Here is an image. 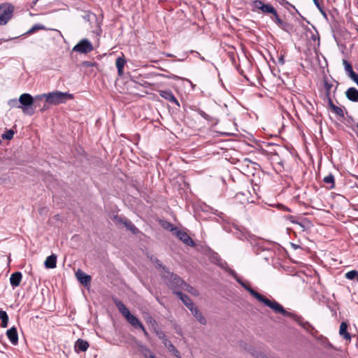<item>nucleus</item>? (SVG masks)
Masks as SVG:
<instances>
[{
    "instance_id": "nucleus-36",
    "label": "nucleus",
    "mask_w": 358,
    "mask_h": 358,
    "mask_svg": "<svg viewBox=\"0 0 358 358\" xmlns=\"http://www.w3.org/2000/svg\"><path fill=\"white\" fill-rule=\"evenodd\" d=\"M273 17L271 20L280 27V25L283 24V20L279 17L277 10L273 14Z\"/></svg>"
},
{
    "instance_id": "nucleus-8",
    "label": "nucleus",
    "mask_w": 358,
    "mask_h": 358,
    "mask_svg": "<svg viewBox=\"0 0 358 358\" xmlns=\"http://www.w3.org/2000/svg\"><path fill=\"white\" fill-rule=\"evenodd\" d=\"M173 234L185 245L190 247L196 246L194 241L186 231L178 229Z\"/></svg>"
},
{
    "instance_id": "nucleus-33",
    "label": "nucleus",
    "mask_w": 358,
    "mask_h": 358,
    "mask_svg": "<svg viewBox=\"0 0 358 358\" xmlns=\"http://www.w3.org/2000/svg\"><path fill=\"white\" fill-rule=\"evenodd\" d=\"M45 29V26L39 24H34L28 31L27 34H31L38 30Z\"/></svg>"
},
{
    "instance_id": "nucleus-16",
    "label": "nucleus",
    "mask_w": 358,
    "mask_h": 358,
    "mask_svg": "<svg viewBox=\"0 0 358 358\" xmlns=\"http://www.w3.org/2000/svg\"><path fill=\"white\" fill-rule=\"evenodd\" d=\"M176 295L189 309V310H192V309L195 307L192 299L185 294H183L182 292H178Z\"/></svg>"
},
{
    "instance_id": "nucleus-32",
    "label": "nucleus",
    "mask_w": 358,
    "mask_h": 358,
    "mask_svg": "<svg viewBox=\"0 0 358 358\" xmlns=\"http://www.w3.org/2000/svg\"><path fill=\"white\" fill-rule=\"evenodd\" d=\"M162 227L167 229V230H169L170 231L173 232V234L175 233V231L178 229L177 227H175L173 224H171V222H165L163 224H162Z\"/></svg>"
},
{
    "instance_id": "nucleus-57",
    "label": "nucleus",
    "mask_w": 358,
    "mask_h": 358,
    "mask_svg": "<svg viewBox=\"0 0 358 358\" xmlns=\"http://www.w3.org/2000/svg\"><path fill=\"white\" fill-rule=\"evenodd\" d=\"M353 28L357 31L358 33V24L353 23L352 24Z\"/></svg>"
},
{
    "instance_id": "nucleus-30",
    "label": "nucleus",
    "mask_w": 358,
    "mask_h": 358,
    "mask_svg": "<svg viewBox=\"0 0 358 358\" xmlns=\"http://www.w3.org/2000/svg\"><path fill=\"white\" fill-rule=\"evenodd\" d=\"M182 289L188 292L189 293L194 296H199V294L198 290H196L194 287L186 283L185 282Z\"/></svg>"
},
{
    "instance_id": "nucleus-54",
    "label": "nucleus",
    "mask_w": 358,
    "mask_h": 358,
    "mask_svg": "<svg viewBox=\"0 0 358 358\" xmlns=\"http://www.w3.org/2000/svg\"><path fill=\"white\" fill-rule=\"evenodd\" d=\"M220 266L226 270L227 267H228L227 262H224L223 263H221Z\"/></svg>"
},
{
    "instance_id": "nucleus-7",
    "label": "nucleus",
    "mask_w": 358,
    "mask_h": 358,
    "mask_svg": "<svg viewBox=\"0 0 358 358\" xmlns=\"http://www.w3.org/2000/svg\"><path fill=\"white\" fill-rule=\"evenodd\" d=\"M93 50L92 43L87 38H83L79 41L73 48V51L87 54Z\"/></svg>"
},
{
    "instance_id": "nucleus-15",
    "label": "nucleus",
    "mask_w": 358,
    "mask_h": 358,
    "mask_svg": "<svg viewBox=\"0 0 358 358\" xmlns=\"http://www.w3.org/2000/svg\"><path fill=\"white\" fill-rule=\"evenodd\" d=\"M89 346V343L87 341L78 338L75 343L74 349L76 352H85Z\"/></svg>"
},
{
    "instance_id": "nucleus-46",
    "label": "nucleus",
    "mask_w": 358,
    "mask_h": 358,
    "mask_svg": "<svg viewBox=\"0 0 358 358\" xmlns=\"http://www.w3.org/2000/svg\"><path fill=\"white\" fill-rule=\"evenodd\" d=\"M18 103H19V101L15 99H10L8 101V105L10 106L11 107H17V106H19Z\"/></svg>"
},
{
    "instance_id": "nucleus-62",
    "label": "nucleus",
    "mask_w": 358,
    "mask_h": 358,
    "mask_svg": "<svg viewBox=\"0 0 358 358\" xmlns=\"http://www.w3.org/2000/svg\"><path fill=\"white\" fill-rule=\"evenodd\" d=\"M200 58H201L202 60H204V57H201V56H200Z\"/></svg>"
},
{
    "instance_id": "nucleus-50",
    "label": "nucleus",
    "mask_w": 358,
    "mask_h": 358,
    "mask_svg": "<svg viewBox=\"0 0 358 358\" xmlns=\"http://www.w3.org/2000/svg\"><path fill=\"white\" fill-rule=\"evenodd\" d=\"M278 64L283 65L285 64L284 55H281L278 59Z\"/></svg>"
},
{
    "instance_id": "nucleus-31",
    "label": "nucleus",
    "mask_w": 358,
    "mask_h": 358,
    "mask_svg": "<svg viewBox=\"0 0 358 358\" xmlns=\"http://www.w3.org/2000/svg\"><path fill=\"white\" fill-rule=\"evenodd\" d=\"M324 87L325 89V96L329 97L330 96V90L333 87V85L329 83L327 79H324Z\"/></svg>"
},
{
    "instance_id": "nucleus-1",
    "label": "nucleus",
    "mask_w": 358,
    "mask_h": 358,
    "mask_svg": "<svg viewBox=\"0 0 358 358\" xmlns=\"http://www.w3.org/2000/svg\"><path fill=\"white\" fill-rule=\"evenodd\" d=\"M45 99V102L51 105H58L66 103L68 100L73 99V95L69 92L55 91L49 93L39 94L35 96L36 100Z\"/></svg>"
},
{
    "instance_id": "nucleus-52",
    "label": "nucleus",
    "mask_w": 358,
    "mask_h": 358,
    "mask_svg": "<svg viewBox=\"0 0 358 358\" xmlns=\"http://www.w3.org/2000/svg\"><path fill=\"white\" fill-rule=\"evenodd\" d=\"M140 329L142 330V331L143 332L144 335L146 336V337H148L149 334L148 333V331H146V329H145L144 326L143 325V328H140Z\"/></svg>"
},
{
    "instance_id": "nucleus-63",
    "label": "nucleus",
    "mask_w": 358,
    "mask_h": 358,
    "mask_svg": "<svg viewBox=\"0 0 358 358\" xmlns=\"http://www.w3.org/2000/svg\"><path fill=\"white\" fill-rule=\"evenodd\" d=\"M175 352V354L176 355V357H178V355H177L178 353L176 352L175 351H173Z\"/></svg>"
},
{
    "instance_id": "nucleus-41",
    "label": "nucleus",
    "mask_w": 358,
    "mask_h": 358,
    "mask_svg": "<svg viewBox=\"0 0 358 358\" xmlns=\"http://www.w3.org/2000/svg\"><path fill=\"white\" fill-rule=\"evenodd\" d=\"M226 271L230 274L231 276H233V278L234 279H236V280L238 282V280H240V278H238L237 273H236V271L233 269H231V268L229 267H227L226 268Z\"/></svg>"
},
{
    "instance_id": "nucleus-23",
    "label": "nucleus",
    "mask_w": 358,
    "mask_h": 358,
    "mask_svg": "<svg viewBox=\"0 0 358 358\" xmlns=\"http://www.w3.org/2000/svg\"><path fill=\"white\" fill-rule=\"evenodd\" d=\"M125 64L126 60L124 57H118L116 59L115 65L117 69V74L119 76H122L123 75V69Z\"/></svg>"
},
{
    "instance_id": "nucleus-11",
    "label": "nucleus",
    "mask_w": 358,
    "mask_h": 358,
    "mask_svg": "<svg viewBox=\"0 0 358 358\" xmlns=\"http://www.w3.org/2000/svg\"><path fill=\"white\" fill-rule=\"evenodd\" d=\"M156 334L158 336L159 339L162 341V343L164 345L170 350V351H175L176 352L178 353V350H176L175 346L171 343V342L167 338L165 334L162 331H156Z\"/></svg>"
},
{
    "instance_id": "nucleus-53",
    "label": "nucleus",
    "mask_w": 358,
    "mask_h": 358,
    "mask_svg": "<svg viewBox=\"0 0 358 358\" xmlns=\"http://www.w3.org/2000/svg\"><path fill=\"white\" fill-rule=\"evenodd\" d=\"M155 262L158 267H159V268L162 267V264L159 259H156ZM163 268H165V267L163 266Z\"/></svg>"
},
{
    "instance_id": "nucleus-12",
    "label": "nucleus",
    "mask_w": 358,
    "mask_h": 358,
    "mask_svg": "<svg viewBox=\"0 0 358 358\" xmlns=\"http://www.w3.org/2000/svg\"><path fill=\"white\" fill-rule=\"evenodd\" d=\"M76 276L78 279V280L84 286L87 287L90 285L91 282L92 278L90 275H87L84 271H83L81 269H78L76 272Z\"/></svg>"
},
{
    "instance_id": "nucleus-42",
    "label": "nucleus",
    "mask_w": 358,
    "mask_h": 358,
    "mask_svg": "<svg viewBox=\"0 0 358 358\" xmlns=\"http://www.w3.org/2000/svg\"><path fill=\"white\" fill-rule=\"evenodd\" d=\"M82 66L84 67L97 66L98 64L95 62L84 61L82 62Z\"/></svg>"
},
{
    "instance_id": "nucleus-58",
    "label": "nucleus",
    "mask_w": 358,
    "mask_h": 358,
    "mask_svg": "<svg viewBox=\"0 0 358 358\" xmlns=\"http://www.w3.org/2000/svg\"><path fill=\"white\" fill-rule=\"evenodd\" d=\"M259 358H268V357L263 354H260Z\"/></svg>"
},
{
    "instance_id": "nucleus-13",
    "label": "nucleus",
    "mask_w": 358,
    "mask_h": 358,
    "mask_svg": "<svg viewBox=\"0 0 358 358\" xmlns=\"http://www.w3.org/2000/svg\"><path fill=\"white\" fill-rule=\"evenodd\" d=\"M113 301L117 308L118 310L121 313V314L126 318L131 313L129 309L126 307V306L117 299V298H113Z\"/></svg>"
},
{
    "instance_id": "nucleus-40",
    "label": "nucleus",
    "mask_w": 358,
    "mask_h": 358,
    "mask_svg": "<svg viewBox=\"0 0 358 358\" xmlns=\"http://www.w3.org/2000/svg\"><path fill=\"white\" fill-rule=\"evenodd\" d=\"M14 135V132L13 130L10 129L6 131L5 134L2 135V138L7 140H10Z\"/></svg>"
},
{
    "instance_id": "nucleus-4",
    "label": "nucleus",
    "mask_w": 358,
    "mask_h": 358,
    "mask_svg": "<svg viewBox=\"0 0 358 358\" xmlns=\"http://www.w3.org/2000/svg\"><path fill=\"white\" fill-rule=\"evenodd\" d=\"M15 7L10 3H3L0 5V25H6L12 18Z\"/></svg>"
},
{
    "instance_id": "nucleus-22",
    "label": "nucleus",
    "mask_w": 358,
    "mask_h": 358,
    "mask_svg": "<svg viewBox=\"0 0 358 358\" xmlns=\"http://www.w3.org/2000/svg\"><path fill=\"white\" fill-rule=\"evenodd\" d=\"M44 265L47 268H55L57 266V255L52 254L48 256L44 262Z\"/></svg>"
},
{
    "instance_id": "nucleus-21",
    "label": "nucleus",
    "mask_w": 358,
    "mask_h": 358,
    "mask_svg": "<svg viewBox=\"0 0 358 358\" xmlns=\"http://www.w3.org/2000/svg\"><path fill=\"white\" fill-rule=\"evenodd\" d=\"M125 319L135 329L143 328V324L142 322L131 313H130Z\"/></svg>"
},
{
    "instance_id": "nucleus-55",
    "label": "nucleus",
    "mask_w": 358,
    "mask_h": 358,
    "mask_svg": "<svg viewBox=\"0 0 358 358\" xmlns=\"http://www.w3.org/2000/svg\"><path fill=\"white\" fill-rule=\"evenodd\" d=\"M243 162L245 163L247 166H248L249 163H252V162L248 158H245L243 159Z\"/></svg>"
},
{
    "instance_id": "nucleus-39",
    "label": "nucleus",
    "mask_w": 358,
    "mask_h": 358,
    "mask_svg": "<svg viewBox=\"0 0 358 358\" xmlns=\"http://www.w3.org/2000/svg\"><path fill=\"white\" fill-rule=\"evenodd\" d=\"M315 5L316 6V7L318 8V10H320V12L322 13V15L324 17H327V14H326V12L324 11V10L323 9L322 6L320 5V3H319V1L318 0H313Z\"/></svg>"
},
{
    "instance_id": "nucleus-19",
    "label": "nucleus",
    "mask_w": 358,
    "mask_h": 358,
    "mask_svg": "<svg viewBox=\"0 0 358 358\" xmlns=\"http://www.w3.org/2000/svg\"><path fill=\"white\" fill-rule=\"evenodd\" d=\"M22 278L21 272L16 271L11 274L10 277V283L13 287H17L20 285Z\"/></svg>"
},
{
    "instance_id": "nucleus-9",
    "label": "nucleus",
    "mask_w": 358,
    "mask_h": 358,
    "mask_svg": "<svg viewBox=\"0 0 358 358\" xmlns=\"http://www.w3.org/2000/svg\"><path fill=\"white\" fill-rule=\"evenodd\" d=\"M343 65L346 75L358 86V74L354 71L352 64L346 59H343Z\"/></svg>"
},
{
    "instance_id": "nucleus-26",
    "label": "nucleus",
    "mask_w": 358,
    "mask_h": 358,
    "mask_svg": "<svg viewBox=\"0 0 358 358\" xmlns=\"http://www.w3.org/2000/svg\"><path fill=\"white\" fill-rule=\"evenodd\" d=\"M238 282L252 296H254L257 300H259L258 295H262L259 292L254 290L250 286L245 284L241 279L238 280Z\"/></svg>"
},
{
    "instance_id": "nucleus-5",
    "label": "nucleus",
    "mask_w": 358,
    "mask_h": 358,
    "mask_svg": "<svg viewBox=\"0 0 358 358\" xmlns=\"http://www.w3.org/2000/svg\"><path fill=\"white\" fill-rule=\"evenodd\" d=\"M251 7L253 12L263 14L273 15L276 11V9L271 3H264L260 0L252 1L251 2Z\"/></svg>"
},
{
    "instance_id": "nucleus-3",
    "label": "nucleus",
    "mask_w": 358,
    "mask_h": 358,
    "mask_svg": "<svg viewBox=\"0 0 358 358\" xmlns=\"http://www.w3.org/2000/svg\"><path fill=\"white\" fill-rule=\"evenodd\" d=\"M258 298H259V299L258 300L259 301L263 303L265 306L269 307L271 309L273 310L275 313H279L285 317H288L289 316L294 315L293 313L287 311L281 304H280L275 300L271 301L266 298V296H264V295H258Z\"/></svg>"
},
{
    "instance_id": "nucleus-48",
    "label": "nucleus",
    "mask_w": 358,
    "mask_h": 358,
    "mask_svg": "<svg viewBox=\"0 0 358 358\" xmlns=\"http://www.w3.org/2000/svg\"><path fill=\"white\" fill-rule=\"evenodd\" d=\"M145 351L148 352L149 355L145 354V357L146 358H156L155 355L151 352V350L147 348H145Z\"/></svg>"
},
{
    "instance_id": "nucleus-18",
    "label": "nucleus",
    "mask_w": 358,
    "mask_h": 358,
    "mask_svg": "<svg viewBox=\"0 0 358 358\" xmlns=\"http://www.w3.org/2000/svg\"><path fill=\"white\" fill-rule=\"evenodd\" d=\"M289 317L292 318L294 321H296L300 326H301L304 329L307 331H310V329H313L314 327L307 321L304 322L303 318L301 316L296 315L294 313L293 316H289Z\"/></svg>"
},
{
    "instance_id": "nucleus-49",
    "label": "nucleus",
    "mask_w": 358,
    "mask_h": 358,
    "mask_svg": "<svg viewBox=\"0 0 358 358\" xmlns=\"http://www.w3.org/2000/svg\"><path fill=\"white\" fill-rule=\"evenodd\" d=\"M327 101H328V106H329V108L331 109V110H332V108H333L336 105L334 103V102H333V101H332V99H331V96H329V97H327Z\"/></svg>"
},
{
    "instance_id": "nucleus-14",
    "label": "nucleus",
    "mask_w": 358,
    "mask_h": 358,
    "mask_svg": "<svg viewBox=\"0 0 358 358\" xmlns=\"http://www.w3.org/2000/svg\"><path fill=\"white\" fill-rule=\"evenodd\" d=\"M6 336L13 345H17L18 334H17V329L15 327H13L7 330Z\"/></svg>"
},
{
    "instance_id": "nucleus-38",
    "label": "nucleus",
    "mask_w": 358,
    "mask_h": 358,
    "mask_svg": "<svg viewBox=\"0 0 358 358\" xmlns=\"http://www.w3.org/2000/svg\"><path fill=\"white\" fill-rule=\"evenodd\" d=\"M358 275V272L355 270L348 271L345 273V278L349 280H353Z\"/></svg>"
},
{
    "instance_id": "nucleus-37",
    "label": "nucleus",
    "mask_w": 358,
    "mask_h": 358,
    "mask_svg": "<svg viewBox=\"0 0 358 358\" xmlns=\"http://www.w3.org/2000/svg\"><path fill=\"white\" fill-rule=\"evenodd\" d=\"M278 2L280 3V5L284 6L286 9H288L287 6L292 8L293 9H294L296 10V13H298L300 15V13L298 11V10L296 8V7L294 5H292V3H290L289 2H288L287 1H286V0L278 1Z\"/></svg>"
},
{
    "instance_id": "nucleus-34",
    "label": "nucleus",
    "mask_w": 358,
    "mask_h": 358,
    "mask_svg": "<svg viewBox=\"0 0 358 358\" xmlns=\"http://www.w3.org/2000/svg\"><path fill=\"white\" fill-rule=\"evenodd\" d=\"M331 111L333 113H334L336 115H337L340 117H344V116H345L343 109L341 107H338L337 106H335L332 108Z\"/></svg>"
},
{
    "instance_id": "nucleus-6",
    "label": "nucleus",
    "mask_w": 358,
    "mask_h": 358,
    "mask_svg": "<svg viewBox=\"0 0 358 358\" xmlns=\"http://www.w3.org/2000/svg\"><path fill=\"white\" fill-rule=\"evenodd\" d=\"M170 278L166 282L167 286L172 290L173 293L176 295L178 292H182L185 281L176 274L169 273Z\"/></svg>"
},
{
    "instance_id": "nucleus-25",
    "label": "nucleus",
    "mask_w": 358,
    "mask_h": 358,
    "mask_svg": "<svg viewBox=\"0 0 358 358\" xmlns=\"http://www.w3.org/2000/svg\"><path fill=\"white\" fill-rule=\"evenodd\" d=\"M123 226L125 227L127 230L130 231L134 235L140 232L139 229L128 219L126 220Z\"/></svg>"
},
{
    "instance_id": "nucleus-35",
    "label": "nucleus",
    "mask_w": 358,
    "mask_h": 358,
    "mask_svg": "<svg viewBox=\"0 0 358 358\" xmlns=\"http://www.w3.org/2000/svg\"><path fill=\"white\" fill-rule=\"evenodd\" d=\"M146 322L150 324L152 327L153 328L154 331L156 332V331H159L157 329L158 324L155 320H154L151 316H148L146 319Z\"/></svg>"
},
{
    "instance_id": "nucleus-28",
    "label": "nucleus",
    "mask_w": 358,
    "mask_h": 358,
    "mask_svg": "<svg viewBox=\"0 0 358 358\" xmlns=\"http://www.w3.org/2000/svg\"><path fill=\"white\" fill-rule=\"evenodd\" d=\"M323 181L324 183L330 185L329 189H333L335 187V180L334 176L332 173H329L328 176H325L323 178Z\"/></svg>"
},
{
    "instance_id": "nucleus-56",
    "label": "nucleus",
    "mask_w": 358,
    "mask_h": 358,
    "mask_svg": "<svg viewBox=\"0 0 358 358\" xmlns=\"http://www.w3.org/2000/svg\"><path fill=\"white\" fill-rule=\"evenodd\" d=\"M48 108V106H47L46 104H45L43 108L41 109V111H44L45 110H47Z\"/></svg>"
},
{
    "instance_id": "nucleus-29",
    "label": "nucleus",
    "mask_w": 358,
    "mask_h": 358,
    "mask_svg": "<svg viewBox=\"0 0 358 358\" xmlns=\"http://www.w3.org/2000/svg\"><path fill=\"white\" fill-rule=\"evenodd\" d=\"M0 320L1 321V327H7L8 323V316L6 311L0 309Z\"/></svg>"
},
{
    "instance_id": "nucleus-45",
    "label": "nucleus",
    "mask_w": 358,
    "mask_h": 358,
    "mask_svg": "<svg viewBox=\"0 0 358 358\" xmlns=\"http://www.w3.org/2000/svg\"><path fill=\"white\" fill-rule=\"evenodd\" d=\"M310 39L313 41H319L320 40V36L317 30H315V32H311L310 35Z\"/></svg>"
},
{
    "instance_id": "nucleus-61",
    "label": "nucleus",
    "mask_w": 358,
    "mask_h": 358,
    "mask_svg": "<svg viewBox=\"0 0 358 358\" xmlns=\"http://www.w3.org/2000/svg\"><path fill=\"white\" fill-rule=\"evenodd\" d=\"M285 210H287V211H291L290 209L288 208H286Z\"/></svg>"
},
{
    "instance_id": "nucleus-10",
    "label": "nucleus",
    "mask_w": 358,
    "mask_h": 358,
    "mask_svg": "<svg viewBox=\"0 0 358 358\" xmlns=\"http://www.w3.org/2000/svg\"><path fill=\"white\" fill-rule=\"evenodd\" d=\"M159 94L161 97L170 101L172 103L176 104L178 107H180V103L177 99L175 97L173 93L170 90H159Z\"/></svg>"
},
{
    "instance_id": "nucleus-59",
    "label": "nucleus",
    "mask_w": 358,
    "mask_h": 358,
    "mask_svg": "<svg viewBox=\"0 0 358 358\" xmlns=\"http://www.w3.org/2000/svg\"><path fill=\"white\" fill-rule=\"evenodd\" d=\"M145 347H143V355H145V354H146V355H149L148 352H145Z\"/></svg>"
},
{
    "instance_id": "nucleus-51",
    "label": "nucleus",
    "mask_w": 358,
    "mask_h": 358,
    "mask_svg": "<svg viewBox=\"0 0 358 358\" xmlns=\"http://www.w3.org/2000/svg\"><path fill=\"white\" fill-rule=\"evenodd\" d=\"M248 234L247 233L241 232V236H238V237L240 239L243 240L244 238H247Z\"/></svg>"
},
{
    "instance_id": "nucleus-24",
    "label": "nucleus",
    "mask_w": 358,
    "mask_h": 358,
    "mask_svg": "<svg viewBox=\"0 0 358 358\" xmlns=\"http://www.w3.org/2000/svg\"><path fill=\"white\" fill-rule=\"evenodd\" d=\"M192 313V315L195 317V318L201 324H206V320L203 317L202 313L196 308L194 307L192 310H190Z\"/></svg>"
},
{
    "instance_id": "nucleus-60",
    "label": "nucleus",
    "mask_w": 358,
    "mask_h": 358,
    "mask_svg": "<svg viewBox=\"0 0 358 358\" xmlns=\"http://www.w3.org/2000/svg\"><path fill=\"white\" fill-rule=\"evenodd\" d=\"M327 342H328V345L331 347L332 346L331 344L328 341H327Z\"/></svg>"
},
{
    "instance_id": "nucleus-43",
    "label": "nucleus",
    "mask_w": 358,
    "mask_h": 358,
    "mask_svg": "<svg viewBox=\"0 0 358 358\" xmlns=\"http://www.w3.org/2000/svg\"><path fill=\"white\" fill-rule=\"evenodd\" d=\"M197 113L205 120H208V121H210L211 120V117L209 115H208L207 113H206L201 109H198Z\"/></svg>"
},
{
    "instance_id": "nucleus-44",
    "label": "nucleus",
    "mask_w": 358,
    "mask_h": 358,
    "mask_svg": "<svg viewBox=\"0 0 358 358\" xmlns=\"http://www.w3.org/2000/svg\"><path fill=\"white\" fill-rule=\"evenodd\" d=\"M288 220H289L291 222H292V223H294V224H296L299 225V226L302 228V229H303V230H305V229H306L305 225H304L303 223H301V222H299V221L295 220H294V217L293 216H289V218H288Z\"/></svg>"
},
{
    "instance_id": "nucleus-2",
    "label": "nucleus",
    "mask_w": 358,
    "mask_h": 358,
    "mask_svg": "<svg viewBox=\"0 0 358 358\" xmlns=\"http://www.w3.org/2000/svg\"><path fill=\"white\" fill-rule=\"evenodd\" d=\"M37 101L30 94L24 93L20 96L17 108H21L24 114L32 115L35 113Z\"/></svg>"
},
{
    "instance_id": "nucleus-27",
    "label": "nucleus",
    "mask_w": 358,
    "mask_h": 358,
    "mask_svg": "<svg viewBox=\"0 0 358 358\" xmlns=\"http://www.w3.org/2000/svg\"><path fill=\"white\" fill-rule=\"evenodd\" d=\"M111 219L115 222V224L118 227L123 226L127 220L126 217L119 215H114L111 217Z\"/></svg>"
},
{
    "instance_id": "nucleus-47",
    "label": "nucleus",
    "mask_w": 358,
    "mask_h": 358,
    "mask_svg": "<svg viewBox=\"0 0 358 358\" xmlns=\"http://www.w3.org/2000/svg\"><path fill=\"white\" fill-rule=\"evenodd\" d=\"M280 27L285 31H289V28H291V26L287 22L283 21V24L280 25Z\"/></svg>"
},
{
    "instance_id": "nucleus-20",
    "label": "nucleus",
    "mask_w": 358,
    "mask_h": 358,
    "mask_svg": "<svg viewBox=\"0 0 358 358\" xmlns=\"http://www.w3.org/2000/svg\"><path fill=\"white\" fill-rule=\"evenodd\" d=\"M339 334L346 341H350L352 336L348 331V324L345 322H342L340 324Z\"/></svg>"
},
{
    "instance_id": "nucleus-17",
    "label": "nucleus",
    "mask_w": 358,
    "mask_h": 358,
    "mask_svg": "<svg viewBox=\"0 0 358 358\" xmlns=\"http://www.w3.org/2000/svg\"><path fill=\"white\" fill-rule=\"evenodd\" d=\"M346 98L352 102L358 101V90L355 87H349L345 92Z\"/></svg>"
}]
</instances>
